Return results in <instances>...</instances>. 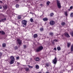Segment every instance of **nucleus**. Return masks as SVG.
<instances>
[{
  "mask_svg": "<svg viewBox=\"0 0 73 73\" xmlns=\"http://www.w3.org/2000/svg\"><path fill=\"white\" fill-rule=\"evenodd\" d=\"M40 6H41V7H42L43 5H42V4H40Z\"/></svg>",
  "mask_w": 73,
  "mask_h": 73,
  "instance_id": "obj_41",
  "label": "nucleus"
},
{
  "mask_svg": "<svg viewBox=\"0 0 73 73\" xmlns=\"http://www.w3.org/2000/svg\"><path fill=\"white\" fill-rule=\"evenodd\" d=\"M1 34L2 35H5V33L3 31H1Z\"/></svg>",
  "mask_w": 73,
  "mask_h": 73,
  "instance_id": "obj_19",
  "label": "nucleus"
},
{
  "mask_svg": "<svg viewBox=\"0 0 73 73\" xmlns=\"http://www.w3.org/2000/svg\"><path fill=\"white\" fill-rule=\"evenodd\" d=\"M57 58L55 57L54 58V59L53 60H52V62L54 64H55V65L57 63Z\"/></svg>",
  "mask_w": 73,
  "mask_h": 73,
  "instance_id": "obj_6",
  "label": "nucleus"
},
{
  "mask_svg": "<svg viewBox=\"0 0 73 73\" xmlns=\"http://www.w3.org/2000/svg\"><path fill=\"white\" fill-rule=\"evenodd\" d=\"M2 54H3V53H1L0 52V58L1 57Z\"/></svg>",
  "mask_w": 73,
  "mask_h": 73,
  "instance_id": "obj_31",
  "label": "nucleus"
},
{
  "mask_svg": "<svg viewBox=\"0 0 73 73\" xmlns=\"http://www.w3.org/2000/svg\"><path fill=\"white\" fill-rule=\"evenodd\" d=\"M16 1H18V0H15Z\"/></svg>",
  "mask_w": 73,
  "mask_h": 73,
  "instance_id": "obj_48",
  "label": "nucleus"
},
{
  "mask_svg": "<svg viewBox=\"0 0 73 73\" xmlns=\"http://www.w3.org/2000/svg\"><path fill=\"white\" fill-rule=\"evenodd\" d=\"M53 15H54V13H52L50 14V17H53Z\"/></svg>",
  "mask_w": 73,
  "mask_h": 73,
  "instance_id": "obj_20",
  "label": "nucleus"
},
{
  "mask_svg": "<svg viewBox=\"0 0 73 73\" xmlns=\"http://www.w3.org/2000/svg\"><path fill=\"white\" fill-rule=\"evenodd\" d=\"M45 73H49L48 72H45Z\"/></svg>",
  "mask_w": 73,
  "mask_h": 73,
  "instance_id": "obj_45",
  "label": "nucleus"
},
{
  "mask_svg": "<svg viewBox=\"0 0 73 73\" xmlns=\"http://www.w3.org/2000/svg\"><path fill=\"white\" fill-rule=\"evenodd\" d=\"M16 58L17 59V60H19V56H18V57H17Z\"/></svg>",
  "mask_w": 73,
  "mask_h": 73,
  "instance_id": "obj_38",
  "label": "nucleus"
},
{
  "mask_svg": "<svg viewBox=\"0 0 73 73\" xmlns=\"http://www.w3.org/2000/svg\"><path fill=\"white\" fill-rule=\"evenodd\" d=\"M57 48L58 50H61V48H60V46L57 47Z\"/></svg>",
  "mask_w": 73,
  "mask_h": 73,
  "instance_id": "obj_17",
  "label": "nucleus"
},
{
  "mask_svg": "<svg viewBox=\"0 0 73 73\" xmlns=\"http://www.w3.org/2000/svg\"><path fill=\"white\" fill-rule=\"evenodd\" d=\"M67 47L68 48H69V46H70V43H67Z\"/></svg>",
  "mask_w": 73,
  "mask_h": 73,
  "instance_id": "obj_15",
  "label": "nucleus"
},
{
  "mask_svg": "<svg viewBox=\"0 0 73 73\" xmlns=\"http://www.w3.org/2000/svg\"><path fill=\"white\" fill-rule=\"evenodd\" d=\"M2 8V7L0 6V9H1Z\"/></svg>",
  "mask_w": 73,
  "mask_h": 73,
  "instance_id": "obj_44",
  "label": "nucleus"
},
{
  "mask_svg": "<svg viewBox=\"0 0 73 73\" xmlns=\"http://www.w3.org/2000/svg\"><path fill=\"white\" fill-rule=\"evenodd\" d=\"M71 17H73V13H71V14L70 15Z\"/></svg>",
  "mask_w": 73,
  "mask_h": 73,
  "instance_id": "obj_33",
  "label": "nucleus"
},
{
  "mask_svg": "<svg viewBox=\"0 0 73 73\" xmlns=\"http://www.w3.org/2000/svg\"><path fill=\"white\" fill-rule=\"evenodd\" d=\"M70 35L73 37V31L72 32L70 33Z\"/></svg>",
  "mask_w": 73,
  "mask_h": 73,
  "instance_id": "obj_29",
  "label": "nucleus"
},
{
  "mask_svg": "<svg viewBox=\"0 0 73 73\" xmlns=\"http://www.w3.org/2000/svg\"><path fill=\"white\" fill-rule=\"evenodd\" d=\"M35 66L36 69H39V66H38V65H36Z\"/></svg>",
  "mask_w": 73,
  "mask_h": 73,
  "instance_id": "obj_18",
  "label": "nucleus"
},
{
  "mask_svg": "<svg viewBox=\"0 0 73 73\" xmlns=\"http://www.w3.org/2000/svg\"><path fill=\"white\" fill-rule=\"evenodd\" d=\"M2 46L3 48H5L6 46V44L5 43H3L2 44Z\"/></svg>",
  "mask_w": 73,
  "mask_h": 73,
  "instance_id": "obj_10",
  "label": "nucleus"
},
{
  "mask_svg": "<svg viewBox=\"0 0 73 73\" xmlns=\"http://www.w3.org/2000/svg\"><path fill=\"white\" fill-rule=\"evenodd\" d=\"M25 69L26 71H27V72L28 71V70H29V68L26 67L25 68Z\"/></svg>",
  "mask_w": 73,
  "mask_h": 73,
  "instance_id": "obj_24",
  "label": "nucleus"
},
{
  "mask_svg": "<svg viewBox=\"0 0 73 73\" xmlns=\"http://www.w3.org/2000/svg\"><path fill=\"white\" fill-rule=\"evenodd\" d=\"M1 31H0V34L1 33Z\"/></svg>",
  "mask_w": 73,
  "mask_h": 73,
  "instance_id": "obj_47",
  "label": "nucleus"
},
{
  "mask_svg": "<svg viewBox=\"0 0 73 73\" xmlns=\"http://www.w3.org/2000/svg\"><path fill=\"white\" fill-rule=\"evenodd\" d=\"M7 20V19L5 18L4 19H2L0 21V23L1 22H4V21H5Z\"/></svg>",
  "mask_w": 73,
  "mask_h": 73,
  "instance_id": "obj_8",
  "label": "nucleus"
},
{
  "mask_svg": "<svg viewBox=\"0 0 73 73\" xmlns=\"http://www.w3.org/2000/svg\"><path fill=\"white\" fill-rule=\"evenodd\" d=\"M40 31L41 32V31H43V28H40Z\"/></svg>",
  "mask_w": 73,
  "mask_h": 73,
  "instance_id": "obj_28",
  "label": "nucleus"
},
{
  "mask_svg": "<svg viewBox=\"0 0 73 73\" xmlns=\"http://www.w3.org/2000/svg\"><path fill=\"white\" fill-rule=\"evenodd\" d=\"M71 51H73V45H72L71 46Z\"/></svg>",
  "mask_w": 73,
  "mask_h": 73,
  "instance_id": "obj_11",
  "label": "nucleus"
},
{
  "mask_svg": "<svg viewBox=\"0 0 73 73\" xmlns=\"http://www.w3.org/2000/svg\"><path fill=\"white\" fill-rule=\"evenodd\" d=\"M57 4L58 8H59V9H60V8H61V4L60 3V1L58 0L57 1Z\"/></svg>",
  "mask_w": 73,
  "mask_h": 73,
  "instance_id": "obj_4",
  "label": "nucleus"
},
{
  "mask_svg": "<svg viewBox=\"0 0 73 73\" xmlns=\"http://www.w3.org/2000/svg\"><path fill=\"white\" fill-rule=\"evenodd\" d=\"M54 42H52V44H54Z\"/></svg>",
  "mask_w": 73,
  "mask_h": 73,
  "instance_id": "obj_43",
  "label": "nucleus"
},
{
  "mask_svg": "<svg viewBox=\"0 0 73 73\" xmlns=\"http://www.w3.org/2000/svg\"><path fill=\"white\" fill-rule=\"evenodd\" d=\"M54 50H56V48H54Z\"/></svg>",
  "mask_w": 73,
  "mask_h": 73,
  "instance_id": "obj_42",
  "label": "nucleus"
},
{
  "mask_svg": "<svg viewBox=\"0 0 73 73\" xmlns=\"http://www.w3.org/2000/svg\"><path fill=\"white\" fill-rule=\"evenodd\" d=\"M18 19H21V17L20 16H18L17 17Z\"/></svg>",
  "mask_w": 73,
  "mask_h": 73,
  "instance_id": "obj_30",
  "label": "nucleus"
},
{
  "mask_svg": "<svg viewBox=\"0 0 73 73\" xmlns=\"http://www.w3.org/2000/svg\"><path fill=\"white\" fill-rule=\"evenodd\" d=\"M35 16H36V15L35 14Z\"/></svg>",
  "mask_w": 73,
  "mask_h": 73,
  "instance_id": "obj_49",
  "label": "nucleus"
},
{
  "mask_svg": "<svg viewBox=\"0 0 73 73\" xmlns=\"http://www.w3.org/2000/svg\"><path fill=\"white\" fill-rule=\"evenodd\" d=\"M30 21L31 22V23H33V19H32V18H31L30 19Z\"/></svg>",
  "mask_w": 73,
  "mask_h": 73,
  "instance_id": "obj_22",
  "label": "nucleus"
},
{
  "mask_svg": "<svg viewBox=\"0 0 73 73\" xmlns=\"http://www.w3.org/2000/svg\"><path fill=\"white\" fill-rule=\"evenodd\" d=\"M0 3H1V4H2V3H3V2L1 1H0Z\"/></svg>",
  "mask_w": 73,
  "mask_h": 73,
  "instance_id": "obj_40",
  "label": "nucleus"
},
{
  "mask_svg": "<svg viewBox=\"0 0 73 73\" xmlns=\"http://www.w3.org/2000/svg\"><path fill=\"white\" fill-rule=\"evenodd\" d=\"M50 4V2L49 1H48L46 3V5H49Z\"/></svg>",
  "mask_w": 73,
  "mask_h": 73,
  "instance_id": "obj_21",
  "label": "nucleus"
},
{
  "mask_svg": "<svg viewBox=\"0 0 73 73\" xmlns=\"http://www.w3.org/2000/svg\"><path fill=\"white\" fill-rule=\"evenodd\" d=\"M44 63H43V65H44Z\"/></svg>",
  "mask_w": 73,
  "mask_h": 73,
  "instance_id": "obj_50",
  "label": "nucleus"
},
{
  "mask_svg": "<svg viewBox=\"0 0 73 73\" xmlns=\"http://www.w3.org/2000/svg\"><path fill=\"white\" fill-rule=\"evenodd\" d=\"M70 9H73V6H70Z\"/></svg>",
  "mask_w": 73,
  "mask_h": 73,
  "instance_id": "obj_35",
  "label": "nucleus"
},
{
  "mask_svg": "<svg viewBox=\"0 0 73 73\" xmlns=\"http://www.w3.org/2000/svg\"><path fill=\"white\" fill-rule=\"evenodd\" d=\"M23 47L24 48H26L27 47V46H26V45H24L23 46Z\"/></svg>",
  "mask_w": 73,
  "mask_h": 73,
  "instance_id": "obj_37",
  "label": "nucleus"
},
{
  "mask_svg": "<svg viewBox=\"0 0 73 73\" xmlns=\"http://www.w3.org/2000/svg\"><path fill=\"white\" fill-rule=\"evenodd\" d=\"M17 49H18V47H17V46H15L14 47V49L15 50H17Z\"/></svg>",
  "mask_w": 73,
  "mask_h": 73,
  "instance_id": "obj_25",
  "label": "nucleus"
},
{
  "mask_svg": "<svg viewBox=\"0 0 73 73\" xmlns=\"http://www.w3.org/2000/svg\"><path fill=\"white\" fill-rule=\"evenodd\" d=\"M33 37H34V38H37V34H35L34 35Z\"/></svg>",
  "mask_w": 73,
  "mask_h": 73,
  "instance_id": "obj_12",
  "label": "nucleus"
},
{
  "mask_svg": "<svg viewBox=\"0 0 73 73\" xmlns=\"http://www.w3.org/2000/svg\"><path fill=\"white\" fill-rule=\"evenodd\" d=\"M43 49V47L42 46H40L39 47L36 49V52H39L40 50H41Z\"/></svg>",
  "mask_w": 73,
  "mask_h": 73,
  "instance_id": "obj_3",
  "label": "nucleus"
},
{
  "mask_svg": "<svg viewBox=\"0 0 73 73\" xmlns=\"http://www.w3.org/2000/svg\"><path fill=\"white\" fill-rule=\"evenodd\" d=\"M46 67V66H45V67Z\"/></svg>",
  "mask_w": 73,
  "mask_h": 73,
  "instance_id": "obj_51",
  "label": "nucleus"
},
{
  "mask_svg": "<svg viewBox=\"0 0 73 73\" xmlns=\"http://www.w3.org/2000/svg\"><path fill=\"white\" fill-rule=\"evenodd\" d=\"M19 4H17L15 5L16 7L17 8H19Z\"/></svg>",
  "mask_w": 73,
  "mask_h": 73,
  "instance_id": "obj_27",
  "label": "nucleus"
},
{
  "mask_svg": "<svg viewBox=\"0 0 73 73\" xmlns=\"http://www.w3.org/2000/svg\"><path fill=\"white\" fill-rule=\"evenodd\" d=\"M17 41L19 45H21V44L22 43V40L20 39H17Z\"/></svg>",
  "mask_w": 73,
  "mask_h": 73,
  "instance_id": "obj_5",
  "label": "nucleus"
},
{
  "mask_svg": "<svg viewBox=\"0 0 73 73\" xmlns=\"http://www.w3.org/2000/svg\"><path fill=\"white\" fill-rule=\"evenodd\" d=\"M10 64H13L14 63V62H15V58L13 56H11L10 57Z\"/></svg>",
  "mask_w": 73,
  "mask_h": 73,
  "instance_id": "obj_1",
  "label": "nucleus"
},
{
  "mask_svg": "<svg viewBox=\"0 0 73 73\" xmlns=\"http://www.w3.org/2000/svg\"><path fill=\"white\" fill-rule=\"evenodd\" d=\"M68 10L69 11H70V9H68Z\"/></svg>",
  "mask_w": 73,
  "mask_h": 73,
  "instance_id": "obj_46",
  "label": "nucleus"
},
{
  "mask_svg": "<svg viewBox=\"0 0 73 73\" xmlns=\"http://www.w3.org/2000/svg\"><path fill=\"white\" fill-rule=\"evenodd\" d=\"M61 24L62 25H64L65 24V23L64 22H62Z\"/></svg>",
  "mask_w": 73,
  "mask_h": 73,
  "instance_id": "obj_23",
  "label": "nucleus"
},
{
  "mask_svg": "<svg viewBox=\"0 0 73 73\" xmlns=\"http://www.w3.org/2000/svg\"><path fill=\"white\" fill-rule=\"evenodd\" d=\"M53 33H50V34H49V35H51V36H53Z\"/></svg>",
  "mask_w": 73,
  "mask_h": 73,
  "instance_id": "obj_36",
  "label": "nucleus"
},
{
  "mask_svg": "<svg viewBox=\"0 0 73 73\" xmlns=\"http://www.w3.org/2000/svg\"><path fill=\"white\" fill-rule=\"evenodd\" d=\"M64 36L67 37H70V36H69V34L67 33H65L64 34Z\"/></svg>",
  "mask_w": 73,
  "mask_h": 73,
  "instance_id": "obj_9",
  "label": "nucleus"
},
{
  "mask_svg": "<svg viewBox=\"0 0 73 73\" xmlns=\"http://www.w3.org/2000/svg\"><path fill=\"white\" fill-rule=\"evenodd\" d=\"M27 23V21L25 20H23L22 21V24L23 27H26Z\"/></svg>",
  "mask_w": 73,
  "mask_h": 73,
  "instance_id": "obj_2",
  "label": "nucleus"
},
{
  "mask_svg": "<svg viewBox=\"0 0 73 73\" xmlns=\"http://www.w3.org/2000/svg\"><path fill=\"white\" fill-rule=\"evenodd\" d=\"M28 67H29L30 68H32V67H32V66H31L30 65H28Z\"/></svg>",
  "mask_w": 73,
  "mask_h": 73,
  "instance_id": "obj_32",
  "label": "nucleus"
},
{
  "mask_svg": "<svg viewBox=\"0 0 73 73\" xmlns=\"http://www.w3.org/2000/svg\"><path fill=\"white\" fill-rule=\"evenodd\" d=\"M45 65L46 66H47V67H48V66H49V64L48 63H46L45 64Z\"/></svg>",
  "mask_w": 73,
  "mask_h": 73,
  "instance_id": "obj_26",
  "label": "nucleus"
},
{
  "mask_svg": "<svg viewBox=\"0 0 73 73\" xmlns=\"http://www.w3.org/2000/svg\"><path fill=\"white\" fill-rule=\"evenodd\" d=\"M35 60L36 61H40V59L38 57L36 58Z\"/></svg>",
  "mask_w": 73,
  "mask_h": 73,
  "instance_id": "obj_16",
  "label": "nucleus"
},
{
  "mask_svg": "<svg viewBox=\"0 0 73 73\" xmlns=\"http://www.w3.org/2000/svg\"><path fill=\"white\" fill-rule=\"evenodd\" d=\"M3 8L4 9H7V5H5L3 6Z\"/></svg>",
  "mask_w": 73,
  "mask_h": 73,
  "instance_id": "obj_13",
  "label": "nucleus"
},
{
  "mask_svg": "<svg viewBox=\"0 0 73 73\" xmlns=\"http://www.w3.org/2000/svg\"><path fill=\"white\" fill-rule=\"evenodd\" d=\"M50 25H54V24H55V23L54 22V21H51L50 22Z\"/></svg>",
  "mask_w": 73,
  "mask_h": 73,
  "instance_id": "obj_7",
  "label": "nucleus"
},
{
  "mask_svg": "<svg viewBox=\"0 0 73 73\" xmlns=\"http://www.w3.org/2000/svg\"><path fill=\"white\" fill-rule=\"evenodd\" d=\"M55 41L56 42H57V40L56 39H55L54 40V41Z\"/></svg>",
  "mask_w": 73,
  "mask_h": 73,
  "instance_id": "obj_39",
  "label": "nucleus"
},
{
  "mask_svg": "<svg viewBox=\"0 0 73 73\" xmlns=\"http://www.w3.org/2000/svg\"><path fill=\"white\" fill-rule=\"evenodd\" d=\"M43 20L44 21H48V19H47L46 18H43Z\"/></svg>",
  "mask_w": 73,
  "mask_h": 73,
  "instance_id": "obj_14",
  "label": "nucleus"
},
{
  "mask_svg": "<svg viewBox=\"0 0 73 73\" xmlns=\"http://www.w3.org/2000/svg\"><path fill=\"white\" fill-rule=\"evenodd\" d=\"M67 12H65V15L66 16H68V14H67Z\"/></svg>",
  "mask_w": 73,
  "mask_h": 73,
  "instance_id": "obj_34",
  "label": "nucleus"
}]
</instances>
